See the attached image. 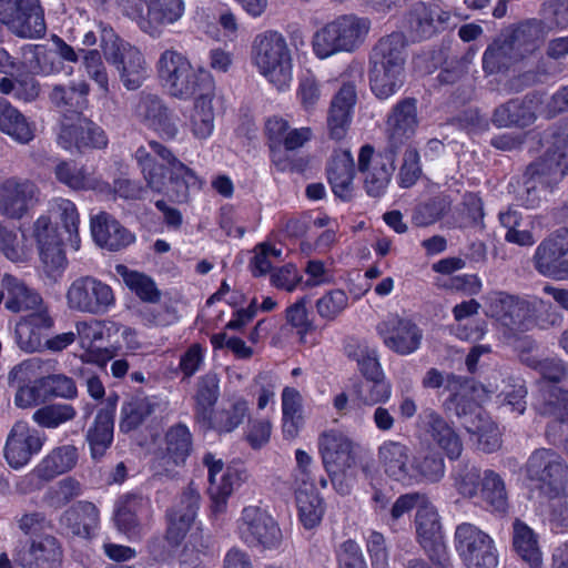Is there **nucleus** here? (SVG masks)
I'll list each match as a JSON object with an SVG mask.
<instances>
[{
	"mask_svg": "<svg viewBox=\"0 0 568 568\" xmlns=\"http://www.w3.org/2000/svg\"><path fill=\"white\" fill-rule=\"evenodd\" d=\"M54 220H60L63 229L75 243L78 250V229L80 216L75 204L63 197L49 201L45 212L41 213L27 230L29 239L37 246L41 268L51 280L57 281L64 272L68 261L63 251V241Z\"/></svg>",
	"mask_w": 568,
	"mask_h": 568,
	"instance_id": "nucleus-1",
	"label": "nucleus"
},
{
	"mask_svg": "<svg viewBox=\"0 0 568 568\" xmlns=\"http://www.w3.org/2000/svg\"><path fill=\"white\" fill-rule=\"evenodd\" d=\"M133 156L149 187L154 191L164 190L169 172L170 182L175 186L174 199L178 202L185 201L190 190H199L202 186L196 172L184 164L170 148L155 140H151L148 146L140 145Z\"/></svg>",
	"mask_w": 568,
	"mask_h": 568,
	"instance_id": "nucleus-2",
	"label": "nucleus"
},
{
	"mask_svg": "<svg viewBox=\"0 0 568 568\" xmlns=\"http://www.w3.org/2000/svg\"><path fill=\"white\" fill-rule=\"evenodd\" d=\"M404 40L398 33L390 34L376 44L371 57L369 83L381 100L394 95L405 81Z\"/></svg>",
	"mask_w": 568,
	"mask_h": 568,
	"instance_id": "nucleus-3",
	"label": "nucleus"
},
{
	"mask_svg": "<svg viewBox=\"0 0 568 568\" xmlns=\"http://www.w3.org/2000/svg\"><path fill=\"white\" fill-rule=\"evenodd\" d=\"M252 62L277 90L287 89L293 80L292 55L284 37L276 31H265L255 37Z\"/></svg>",
	"mask_w": 568,
	"mask_h": 568,
	"instance_id": "nucleus-4",
	"label": "nucleus"
},
{
	"mask_svg": "<svg viewBox=\"0 0 568 568\" xmlns=\"http://www.w3.org/2000/svg\"><path fill=\"white\" fill-rule=\"evenodd\" d=\"M371 30V21L354 14L341 16L315 32L313 51L320 59L338 52H352L364 43Z\"/></svg>",
	"mask_w": 568,
	"mask_h": 568,
	"instance_id": "nucleus-5",
	"label": "nucleus"
},
{
	"mask_svg": "<svg viewBox=\"0 0 568 568\" xmlns=\"http://www.w3.org/2000/svg\"><path fill=\"white\" fill-rule=\"evenodd\" d=\"M199 501V490L191 484L183 490L168 514L166 540L171 545H179L189 532L183 557L186 556L189 546H192L197 555L210 546V536L200 526L195 525Z\"/></svg>",
	"mask_w": 568,
	"mask_h": 568,
	"instance_id": "nucleus-6",
	"label": "nucleus"
},
{
	"mask_svg": "<svg viewBox=\"0 0 568 568\" xmlns=\"http://www.w3.org/2000/svg\"><path fill=\"white\" fill-rule=\"evenodd\" d=\"M527 478L538 490V497L561 501L568 496V466L561 457L546 448L535 450L526 464Z\"/></svg>",
	"mask_w": 568,
	"mask_h": 568,
	"instance_id": "nucleus-7",
	"label": "nucleus"
},
{
	"mask_svg": "<svg viewBox=\"0 0 568 568\" xmlns=\"http://www.w3.org/2000/svg\"><path fill=\"white\" fill-rule=\"evenodd\" d=\"M237 538L248 548L258 551H278L284 536L276 519L267 509L256 505L242 508L235 521Z\"/></svg>",
	"mask_w": 568,
	"mask_h": 568,
	"instance_id": "nucleus-8",
	"label": "nucleus"
},
{
	"mask_svg": "<svg viewBox=\"0 0 568 568\" xmlns=\"http://www.w3.org/2000/svg\"><path fill=\"white\" fill-rule=\"evenodd\" d=\"M79 345L82 351L80 358L84 363L105 367L122 351L116 335L118 323L111 320L80 321L75 324Z\"/></svg>",
	"mask_w": 568,
	"mask_h": 568,
	"instance_id": "nucleus-9",
	"label": "nucleus"
},
{
	"mask_svg": "<svg viewBox=\"0 0 568 568\" xmlns=\"http://www.w3.org/2000/svg\"><path fill=\"white\" fill-rule=\"evenodd\" d=\"M120 8L142 32L156 38L183 17L185 3L184 0H121Z\"/></svg>",
	"mask_w": 568,
	"mask_h": 568,
	"instance_id": "nucleus-10",
	"label": "nucleus"
},
{
	"mask_svg": "<svg viewBox=\"0 0 568 568\" xmlns=\"http://www.w3.org/2000/svg\"><path fill=\"white\" fill-rule=\"evenodd\" d=\"M101 48L105 60L113 64L128 90H136L146 78V64L142 52L120 39L113 29L101 28Z\"/></svg>",
	"mask_w": 568,
	"mask_h": 568,
	"instance_id": "nucleus-11",
	"label": "nucleus"
},
{
	"mask_svg": "<svg viewBox=\"0 0 568 568\" xmlns=\"http://www.w3.org/2000/svg\"><path fill=\"white\" fill-rule=\"evenodd\" d=\"M156 71L164 88L176 98L197 93L207 80H212L206 73L197 74L189 59L174 49H166L160 54Z\"/></svg>",
	"mask_w": 568,
	"mask_h": 568,
	"instance_id": "nucleus-12",
	"label": "nucleus"
},
{
	"mask_svg": "<svg viewBox=\"0 0 568 568\" xmlns=\"http://www.w3.org/2000/svg\"><path fill=\"white\" fill-rule=\"evenodd\" d=\"M546 308V303L538 297L520 300L503 292L487 295L485 313L511 332L528 329L536 313Z\"/></svg>",
	"mask_w": 568,
	"mask_h": 568,
	"instance_id": "nucleus-13",
	"label": "nucleus"
},
{
	"mask_svg": "<svg viewBox=\"0 0 568 568\" xmlns=\"http://www.w3.org/2000/svg\"><path fill=\"white\" fill-rule=\"evenodd\" d=\"M64 297L70 311L92 315L105 314L115 305L112 287L90 275L73 280L67 287Z\"/></svg>",
	"mask_w": 568,
	"mask_h": 568,
	"instance_id": "nucleus-14",
	"label": "nucleus"
},
{
	"mask_svg": "<svg viewBox=\"0 0 568 568\" xmlns=\"http://www.w3.org/2000/svg\"><path fill=\"white\" fill-rule=\"evenodd\" d=\"M455 546L467 568H496L498 550L494 539L478 527L464 523L455 531Z\"/></svg>",
	"mask_w": 568,
	"mask_h": 568,
	"instance_id": "nucleus-15",
	"label": "nucleus"
},
{
	"mask_svg": "<svg viewBox=\"0 0 568 568\" xmlns=\"http://www.w3.org/2000/svg\"><path fill=\"white\" fill-rule=\"evenodd\" d=\"M203 463L209 473L211 510L219 516L226 511L229 498L247 481L248 474L242 467L225 466L222 459L215 458L212 454H206Z\"/></svg>",
	"mask_w": 568,
	"mask_h": 568,
	"instance_id": "nucleus-16",
	"label": "nucleus"
},
{
	"mask_svg": "<svg viewBox=\"0 0 568 568\" xmlns=\"http://www.w3.org/2000/svg\"><path fill=\"white\" fill-rule=\"evenodd\" d=\"M0 22L20 38H41L45 33L39 0H0Z\"/></svg>",
	"mask_w": 568,
	"mask_h": 568,
	"instance_id": "nucleus-17",
	"label": "nucleus"
},
{
	"mask_svg": "<svg viewBox=\"0 0 568 568\" xmlns=\"http://www.w3.org/2000/svg\"><path fill=\"white\" fill-rule=\"evenodd\" d=\"M539 27L535 22H528L518 27L511 42L490 45L484 53L483 65L485 71L494 73L507 67L511 60L524 57L537 48Z\"/></svg>",
	"mask_w": 568,
	"mask_h": 568,
	"instance_id": "nucleus-18",
	"label": "nucleus"
},
{
	"mask_svg": "<svg viewBox=\"0 0 568 568\" xmlns=\"http://www.w3.org/2000/svg\"><path fill=\"white\" fill-rule=\"evenodd\" d=\"M45 440V435L27 422H16L7 436L3 449L8 465L13 469L23 468L40 454Z\"/></svg>",
	"mask_w": 568,
	"mask_h": 568,
	"instance_id": "nucleus-19",
	"label": "nucleus"
},
{
	"mask_svg": "<svg viewBox=\"0 0 568 568\" xmlns=\"http://www.w3.org/2000/svg\"><path fill=\"white\" fill-rule=\"evenodd\" d=\"M568 171V145L564 146L558 155L552 153L549 160L542 163H536L528 169L530 176L525 182L526 196H521L523 203L527 207H535L541 200V194L546 193V185L551 182L557 183Z\"/></svg>",
	"mask_w": 568,
	"mask_h": 568,
	"instance_id": "nucleus-20",
	"label": "nucleus"
},
{
	"mask_svg": "<svg viewBox=\"0 0 568 568\" xmlns=\"http://www.w3.org/2000/svg\"><path fill=\"white\" fill-rule=\"evenodd\" d=\"M385 347L392 352L407 356L417 352L423 343V329L412 320L390 316L377 326Z\"/></svg>",
	"mask_w": 568,
	"mask_h": 568,
	"instance_id": "nucleus-21",
	"label": "nucleus"
},
{
	"mask_svg": "<svg viewBox=\"0 0 568 568\" xmlns=\"http://www.w3.org/2000/svg\"><path fill=\"white\" fill-rule=\"evenodd\" d=\"M39 202L38 187L28 180L9 178L0 182V215L21 220Z\"/></svg>",
	"mask_w": 568,
	"mask_h": 568,
	"instance_id": "nucleus-22",
	"label": "nucleus"
},
{
	"mask_svg": "<svg viewBox=\"0 0 568 568\" xmlns=\"http://www.w3.org/2000/svg\"><path fill=\"white\" fill-rule=\"evenodd\" d=\"M133 116L163 140H175L180 132L176 120L158 95L142 93L133 106Z\"/></svg>",
	"mask_w": 568,
	"mask_h": 568,
	"instance_id": "nucleus-23",
	"label": "nucleus"
},
{
	"mask_svg": "<svg viewBox=\"0 0 568 568\" xmlns=\"http://www.w3.org/2000/svg\"><path fill=\"white\" fill-rule=\"evenodd\" d=\"M418 125L419 118L415 99L405 98L395 103L386 118V134L390 151L395 153L414 138Z\"/></svg>",
	"mask_w": 568,
	"mask_h": 568,
	"instance_id": "nucleus-24",
	"label": "nucleus"
},
{
	"mask_svg": "<svg viewBox=\"0 0 568 568\" xmlns=\"http://www.w3.org/2000/svg\"><path fill=\"white\" fill-rule=\"evenodd\" d=\"M358 171L363 176L366 193L373 197H381L390 183L394 165L384 155L375 154L372 146L364 145L358 154Z\"/></svg>",
	"mask_w": 568,
	"mask_h": 568,
	"instance_id": "nucleus-25",
	"label": "nucleus"
},
{
	"mask_svg": "<svg viewBox=\"0 0 568 568\" xmlns=\"http://www.w3.org/2000/svg\"><path fill=\"white\" fill-rule=\"evenodd\" d=\"M567 246V233L544 240L534 254L535 268L544 276L568 280Z\"/></svg>",
	"mask_w": 568,
	"mask_h": 568,
	"instance_id": "nucleus-26",
	"label": "nucleus"
},
{
	"mask_svg": "<svg viewBox=\"0 0 568 568\" xmlns=\"http://www.w3.org/2000/svg\"><path fill=\"white\" fill-rule=\"evenodd\" d=\"M318 452L333 481L335 476L351 467L354 460L353 442L336 429H327L320 435Z\"/></svg>",
	"mask_w": 568,
	"mask_h": 568,
	"instance_id": "nucleus-27",
	"label": "nucleus"
},
{
	"mask_svg": "<svg viewBox=\"0 0 568 568\" xmlns=\"http://www.w3.org/2000/svg\"><path fill=\"white\" fill-rule=\"evenodd\" d=\"M195 94L193 106L185 114V126L195 140L206 141L212 136L215 129L213 81L207 80L203 89Z\"/></svg>",
	"mask_w": 568,
	"mask_h": 568,
	"instance_id": "nucleus-28",
	"label": "nucleus"
},
{
	"mask_svg": "<svg viewBox=\"0 0 568 568\" xmlns=\"http://www.w3.org/2000/svg\"><path fill=\"white\" fill-rule=\"evenodd\" d=\"M462 397L455 395L452 403L456 404V413L464 416L466 430L476 437L478 448L485 453H491L500 448L501 438L498 426L483 413L478 406L470 407L469 415L464 407L460 408Z\"/></svg>",
	"mask_w": 568,
	"mask_h": 568,
	"instance_id": "nucleus-29",
	"label": "nucleus"
},
{
	"mask_svg": "<svg viewBox=\"0 0 568 568\" xmlns=\"http://www.w3.org/2000/svg\"><path fill=\"white\" fill-rule=\"evenodd\" d=\"M58 143L65 150L73 148H105L108 136L105 132L85 118L77 116L74 122H63L58 136Z\"/></svg>",
	"mask_w": 568,
	"mask_h": 568,
	"instance_id": "nucleus-30",
	"label": "nucleus"
},
{
	"mask_svg": "<svg viewBox=\"0 0 568 568\" xmlns=\"http://www.w3.org/2000/svg\"><path fill=\"white\" fill-rule=\"evenodd\" d=\"M58 52L48 50L40 44H28L22 49L23 68L33 73L51 74L58 71L55 61L58 57L70 61H78V53L72 47L58 39Z\"/></svg>",
	"mask_w": 568,
	"mask_h": 568,
	"instance_id": "nucleus-31",
	"label": "nucleus"
},
{
	"mask_svg": "<svg viewBox=\"0 0 568 568\" xmlns=\"http://www.w3.org/2000/svg\"><path fill=\"white\" fill-rule=\"evenodd\" d=\"M53 326L48 308L22 316L16 325V341L24 352L32 353L43 349L44 336Z\"/></svg>",
	"mask_w": 568,
	"mask_h": 568,
	"instance_id": "nucleus-32",
	"label": "nucleus"
},
{
	"mask_svg": "<svg viewBox=\"0 0 568 568\" xmlns=\"http://www.w3.org/2000/svg\"><path fill=\"white\" fill-rule=\"evenodd\" d=\"M1 286L6 294L4 306L10 312L30 314L47 308L37 291L9 273L2 276Z\"/></svg>",
	"mask_w": 568,
	"mask_h": 568,
	"instance_id": "nucleus-33",
	"label": "nucleus"
},
{
	"mask_svg": "<svg viewBox=\"0 0 568 568\" xmlns=\"http://www.w3.org/2000/svg\"><path fill=\"white\" fill-rule=\"evenodd\" d=\"M548 110L549 103L545 106L539 97L526 99L524 102L510 101L495 111L494 123L497 126H526L538 115L550 118Z\"/></svg>",
	"mask_w": 568,
	"mask_h": 568,
	"instance_id": "nucleus-34",
	"label": "nucleus"
},
{
	"mask_svg": "<svg viewBox=\"0 0 568 568\" xmlns=\"http://www.w3.org/2000/svg\"><path fill=\"white\" fill-rule=\"evenodd\" d=\"M378 460L393 479L404 484L415 481V467L409 460L408 448L402 443L385 440L378 448Z\"/></svg>",
	"mask_w": 568,
	"mask_h": 568,
	"instance_id": "nucleus-35",
	"label": "nucleus"
},
{
	"mask_svg": "<svg viewBox=\"0 0 568 568\" xmlns=\"http://www.w3.org/2000/svg\"><path fill=\"white\" fill-rule=\"evenodd\" d=\"M415 525L418 540L425 550H432L435 554L447 551L443 544V531L438 511L428 498L417 509Z\"/></svg>",
	"mask_w": 568,
	"mask_h": 568,
	"instance_id": "nucleus-36",
	"label": "nucleus"
},
{
	"mask_svg": "<svg viewBox=\"0 0 568 568\" xmlns=\"http://www.w3.org/2000/svg\"><path fill=\"white\" fill-rule=\"evenodd\" d=\"M91 233L99 246L110 251L121 250L135 240L131 232L104 212L91 219Z\"/></svg>",
	"mask_w": 568,
	"mask_h": 568,
	"instance_id": "nucleus-37",
	"label": "nucleus"
},
{
	"mask_svg": "<svg viewBox=\"0 0 568 568\" xmlns=\"http://www.w3.org/2000/svg\"><path fill=\"white\" fill-rule=\"evenodd\" d=\"M426 432L435 444L449 459H457L463 452V443L455 429L434 410L423 415Z\"/></svg>",
	"mask_w": 568,
	"mask_h": 568,
	"instance_id": "nucleus-38",
	"label": "nucleus"
},
{
	"mask_svg": "<svg viewBox=\"0 0 568 568\" xmlns=\"http://www.w3.org/2000/svg\"><path fill=\"white\" fill-rule=\"evenodd\" d=\"M356 103V91L351 84L343 85L334 97L328 115L329 134L335 140L345 136L352 121V111Z\"/></svg>",
	"mask_w": 568,
	"mask_h": 568,
	"instance_id": "nucleus-39",
	"label": "nucleus"
},
{
	"mask_svg": "<svg viewBox=\"0 0 568 568\" xmlns=\"http://www.w3.org/2000/svg\"><path fill=\"white\" fill-rule=\"evenodd\" d=\"M327 179L336 196L347 201L354 191V160L348 150L335 151L327 169Z\"/></svg>",
	"mask_w": 568,
	"mask_h": 568,
	"instance_id": "nucleus-40",
	"label": "nucleus"
},
{
	"mask_svg": "<svg viewBox=\"0 0 568 568\" xmlns=\"http://www.w3.org/2000/svg\"><path fill=\"white\" fill-rule=\"evenodd\" d=\"M513 549L529 568H544L539 535L518 519L513 524Z\"/></svg>",
	"mask_w": 568,
	"mask_h": 568,
	"instance_id": "nucleus-41",
	"label": "nucleus"
},
{
	"mask_svg": "<svg viewBox=\"0 0 568 568\" xmlns=\"http://www.w3.org/2000/svg\"><path fill=\"white\" fill-rule=\"evenodd\" d=\"M0 254L14 264H27L33 257V242L27 230L19 231L2 223L0 227Z\"/></svg>",
	"mask_w": 568,
	"mask_h": 568,
	"instance_id": "nucleus-42",
	"label": "nucleus"
},
{
	"mask_svg": "<svg viewBox=\"0 0 568 568\" xmlns=\"http://www.w3.org/2000/svg\"><path fill=\"white\" fill-rule=\"evenodd\" d=\"M79 450L74 445L65 444L52 448L37 465L34 471L42 479H52L71 471L78 464Z\"/></svg>",
	"mask_w": 568,
	"mask_h": 568,
	"instance_id": "nucleus-43",
	"label": "nucleus"
},
{
	"mask_svg": "<svg viewBox=\"0 0 568 568\" xmlns=\"http://www.w3.org/2000/svg\"><path fill=\"white\" fill-rule=\"evenodd\" d=\"M113 410H100L87 432L85 438L93 459H101L113 442Z\"/></svg>",
	"mask_w": 568,
	"mask_h": 568,
	"instance_id": "nucleus-44",
	"label": "nucleus"
},
{
	"mask_svg": "<svg viewBox=\"0 0 568 568\" xmlns=\"http://www.w3.org/2000/svg\"><path fill=\"white\" fill-rule=\"evenodd\" d=\"M99 509L90 501H79L63 516V521L73 535L91 537L99 526Z\"/></svg>",
	"mask_w": 568,
	"mask_h": 568,
	"instance_id": "nucleus-45",
	"label": "nucleus"
},
{
	"mask_svg": "<svg viewBox=\"0 0 568 568\" xmlns=\"http://www.w3.org/2000/svg\"><path fill=\"white\" fill-rule=\"evenodd\" d=\"M345 353L348 358L357 363L359 372L366 379L384 376L377 349L366 341L349 339L345 345Z\"/></svg>",
	"mask_w": 568,
	"mask_h": 568,
	"instance_id": "nucleus-46",
	"label": "nucleus"
},
{
	"mask_svg": "<svg viewBox=\"0 0 568 568\" xmlns=\"http://www.w3.org/2000/svg\"><path fill=\"white\" fill-rule=\"evenodd\" d=\"M0 130L19 143H28L34 136L33 125L6 100H0Z\"/></svg>",
	"mask_w": 568,
	"mask_h": 568,
	"instance_id": "nucleus-47",
	"label": "nucleus"
},
{
	"mask_svg": "<svg viewBox=\"0 0 568 568\" xmlns=\"http://www.w3.org/2000/svg\"><path fill=\"white\" fill-rule=\"evenodd\" d=\"M282 400V428L286 437L295 438L304 424L303 396L294 387H284Z\"/></svg>",
	"mask_w": 568,
	"mask_h": 568,
	"instance_id": "nucleus-48",
	"label": "nucleus"
},
{
	"mask_svg": "<svg viewBox=\"0 0 568 568\" xmlns=\"http://www.w3.org/2000/svg\"><path fill=\"white\" fill-rule=\"evenodd\" d=\"M55 178L63 184L74 190H94L106 193L110 187L98 178L87 174L83 170L75 168L72 163L61 162L55 166Z\"/></svg>",
	"mask_w": 568,
	"mask_h": 568,
	"instance_id": "nucleus-49",
	"label": "nucleus"
},
{
	"mask_svg": "<svg viewBox=\"0 0 568 568\" xmlns=\"http://www.w3.org/2000/svg\"><path fill=\"white\" fill-rule=\"evenodd\" d=\"M148 510V501L135 495L121 497L115 505L114 518L120 530L130 534Z\"/></svg>",
	"mask_w": 568,
	"mask_h": 568,
	"instance_id": "nucleus-50",
	"label": "nucleus"
},
{
	"mask_svg": "<svg viewBox=\"0 0 568 568\" xmlns=\"http://www.w3.org/2000/svg\"><path fill=\"white\" fill-rule=\"evenodd\" d=\"M154 410V403L149 397H133L121 407L120 429L131 432L138 428Z\"/></svg>",
	"mask_w": 568,
	"mask_h": 568,
	"instance_id": "nucleus-51",
	"label": "nucleus"
},
{
	"mask_svg": "<svg viewBox=\"0 0 568 568\" xmlns=\"http://www.w3.org/2000/svg\"><path fill=\"white\" fill-rule=\"evenodd\" d=\"M496 511H504L507 506L505 484L494 470L487 469L483 474L478 496Z\"/></svg>",
	"mask_w": 568,
	"mask_h": 568,
	"instance_id": "nucleus-52",
	"label": "nucleus"
},
{
	"mask_svg": "<svg viewBox=\"0 0 568 568\" xmlns=\"http://www.w3.org/2000/svg\"><path fill=\"white\" fill-rule=\"evenodd\" d=\"M77 416L75 408L70 404H50L38 408L32 420L40 427L54 429L65 424Z\"/></svg>",
	"mask_w": 568,
	"mask_h": 568,
	"instance_id": "nucleus-53",
	"label": "nucleus"
},
{
	"mask_svg": "<svg viewBox=\"0 0 568 568\" xmlns=\"http://www.w3.org/2000/svg\"><path fill=\"white\" fill-rule=\"evenodd\" d=\"M116 274L123 280L124 284L134 292L141 300L155 302L159 298V291L154 282L146 275L130 270L123 264L115 266Z\"/></svg>",
	"mask_w": 568,
	"mask_h": 568,
	"instance_id": "nucleus-54",
	"label": "nucleus"
},
{
	"mask_svg": "<svg viewBox=\"0 0 568 568\" xmlns=\"http://www.w3.org/2000/svg\"><path fill=\"white\" fill-rule=\"evenodd\" d=\"M349 306V298L345 291L333 288L325 292L315 302L317 315L326 321H336Z\"/></svg>",
	"mask_w": 568,
	"mask_h": 568,
	"instance_id": "nucleus-55",
	"label": "nucleus"
},
{
	"mask_svg": "<svg viewBox=\"0 0 568 568\" xmlns=\"http://www.w3.org/2000/svg\"><path fill=\"white\" fill-rule=\"evenodd\" d=\"M295 495L298 515L303 526L307 529L314 528L321 523L324 514L322 499L315 493V489L297 490Z\"/></svg>",
	"mask_w": 568,
	"mask_h": 568,
	"instance_id": "nucleus-56",
	"label": "nucleus"
},
{
	"mask_svg": "<svg viewBox=\"0 0 568 568\" xmlns=\"http://www.w3.org/2000/svg\"><path fill=\"white\" fill-rule=\"evenodd\" d=\"M29 554L34 565L41 568H50L60 561L62 551L53 536L44 535L32 539Z\"/></svg>",
	"mask_w": 568,
	"mask_h": 568,
	"instance_id": "nucleus-57",
	"label": "nucleus"
},
{
	"mask_svg": "<svg viewBox=\"0 0 568 568\" xmlns=\"http://www.w3.org/2000/svg\"><path fill=\"white\" fill-rule=\"evenodd\" d=\"M220 378L215 373L202 376L197 384L195 400L197 412L203 419L209 418L210 409L214 406L220 394Z\"/></svg>",
	"mask_w": 568,
	"mask_h": 568,
	"instance_id": "nucleus-58",
	"label": "nucleus"
},
{
	"mask_svg": "<svg viewBox=\"0 0 568 568\" xmlns=\"http://www.w3.org/2000/svg\"><path fill=\"white\" fill-rule=\"evenodd\" d=\"M166 454L174 465L183 463L190 453L191 434L187 427L178 425L166 433Z\"/></svg>",
	"mask_w": 568,
	"mask_h": 568,
	"instance_id": "nucleus-59",
	"label": "nucleus"
},
{
	"mask_svg": "<svg viewBox=\"0 0 568 568\" xmlns=\"http://www.w3.org/2000/svg\"><path fill=\"white\" fill-rule=\"evenodd\" d=\"M296 466L293 471V485L297 490L315 489V465L312 456L303 449L295 450Z\"/></svg>",
	"mask_w": 568,
	"mask_h": 568,
	"instance_id": "nucleus-60",
	"label": "nucleus"
},
{
	"mask_svg": "<svg viewBox=\"0 0 568 568\" xmlns=\"http://www.w3.org/2000/svg\"><path fill=\"white\" fill-rule=\"evenodd\" d=\"M281 258V248L270 243H260L254 247L253 257L248 266L254 276H263L271 271L272 264Z\"/></svg>",
	"mask_w": 568,
	"mask_h": 568,
	"instance_id": "nucleus-61",
	"label": "nucleus"
},
{
	"mask_svg": "<svg viewBox=\"0 0 568 568\" xmlns=\"http://www.w3.org/2000/svg\"><path fill=\"white\" fill-rule=\"evenodd\" d=\"M366 381L367 382L363 384L357 392L358 398L363 404L373 406L376 404H385L389 400L392 396V386L385 379V375L383 377Z\"/></svg>",
	"mask_w": 568,
	"mask_h": 568,
	"instance_id": "nucleus-62",
	"label": "nucleus"
},
{
	"mask_svg": "<svg viewBox=\"0 0 568 568\" xmlns=\"http://www.w3.org/2000/svg\"><path fill=\"white\" fill-rule=\"evenodd\" d=\"M416 479L424 478L428 481H438L445 474L444 458L435 453L426 452L413 463Z\"/></svg>",
	"mask_w": 568,
	"mask_h": 568,
	"instance_id": "nucleus-63",
	"label": "nucleus"
},
{
	"mask_svg": "<svg viewBox=\"0 0 568 568\" xmlns=\"http://www.w3.org/2000/svg\"><path fill=\"white\" fill-rule=\"evenodd\" d=\"M87 74L103 93L109 91V78L98 50H80Z\"/></svg>",
	"mask_w": 568,
	"mask_h": 568,
	"instance_id": "nucleus-64",
	"label": "nucleus"
}]
</instances>
